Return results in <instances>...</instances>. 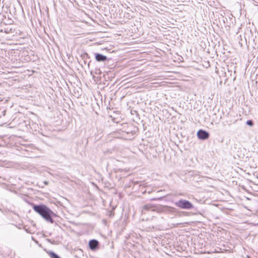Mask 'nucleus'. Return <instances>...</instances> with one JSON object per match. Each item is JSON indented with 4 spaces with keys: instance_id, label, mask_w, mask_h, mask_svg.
<instances>
[{
    "instance_id": "nucleus-1",
    "label": "nucleus",
    "mask_w": 258,
    "mask_h": 258,
    "mask_svg": "<svg viewBox=\"0 0 258 258\" xmlns=\"http://www.w3.org/2000/svg\"><path fill=\"white\" fill-rule=\"evenodd\" d=\"M34 210L39 213L46 221L51 223L53 222V220L51 217L53 212L46 206L44 205L34 206Z\"/></svg>"
},
{
    "instance_id": "nucleus-2",
    "label": "nucleus",
    "mask_w": 258,
    "mask_h": 258,
    "mask_svg": "<svg viewBox=\"0 0 258 258\" xmlns=\"http://www.w3.org/2000/svg\"><path fill=\"white\" fill-rule=\"evenodd\" d=\"M175 205L181 209H190L193 208V205L189 202L180 200L175 203Z\"/></svg>"
},
{
    "instance_id": "nucleus-3",
    "label": "nucleus",
    "mask_w": 258,
    "mask_h": 258,
    "mask_svg": "<svg viewBox=\"0 0 258 258\" xmlns=\"http://www.w3.org/2000/svg\"><path fill=\"white\" fill-rule=\"evenodd\" d=\"M197 136L201 140H206L209 137V134L205 131L200 130L197 133Z\"/></svg>"
},
{
    "instance_id": "nucleus-4",
    "label": "nucleus",
    "mask_w": 258,
    "mask_h": 258,
    "mask_svg": "<svg viewBox=\"0 0 258 258\" xmlns=\"http://www.w3.org/2000/svg\"><path fill=\"white\" fill-rule=\"evenodd\" d=\"M98 242L96 240H91L89 242V246L91 249H94L97 247Z\"/></svg>"
},
{
    "instance_id": "nucleus-5",
    "label": "nucleus",
    "mask_w": 258,
    "mask_h": 258,
    "mask_svg": "<svg viewBox=\"0 0 258 258\" xmlns=\"http://www.w3.org/2000/svg\"><path fill=\"white\" fill-rule=\"evenodd\" d=\"M96 59L97 61H104L106 59V57L101 54H97Z\"/></svg>"
},
{
    "instance_id": "nucleus-6",
    "label": "nucleus",
    "mask_w": 258,
    "mask_h": 258,
    "mask_svg": "<svg viewBox=\"0 0 258 258\" xmlns=\"http://www.w3.org/2000/svg\"><path fill=\"white\" fill-rule=\"evenodd\" d=\"M50 255L51 258H60L57 255H56L55 253H54L53 252H51L50 253Z\"/></svg>"
},
{
    "instance_id": "nucleus-7",
    "label": "nucleus",
    "mask_w": 258,
    "mask_h": 258,
    "mask_svg": "<svg viewBox=\"0 0 258 258\" xmlns=\"http://www.w3.org/2000/svg\"><path fill=\"white\" fill-rule=\"evenodd\" d=\"M246 124L250 126L253 125V122L251 120H248L246 121Z\"/></svg>"
},
{
    "instance_id": "nucleus-8",
    "label": "nucleus",
    "mask_w": 258,
    "mask_h": 258,
    "mask_svg": "<svg viewBox=\"0 0 258 258\" xmlns=\"http://www.w3.org/2000/svg\"><path fill=\"white\" fill-rule=\"evenodd\" d=\"M149 208H150L149 206L145 205V206H144L143 209L144 210L148 209Z\"/></svg>"
},
{
    "instance_id": "nucleus-9",
    "label": "nucleus",
    "mask_w": 258,
    "mask_h": 258,
    "mask_svg": "<svg viewBox=\"0 0 258 258\" xmlns=\"http://www.w3.org/2000/svg\"><path fill=\"white\" fill-rule=\"evenodd\" d=\"M247 258H250L249 256H247Z\"/></svg>"
}]
</instances>
